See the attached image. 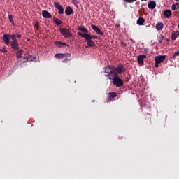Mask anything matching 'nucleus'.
<instances>
[{
  "label": "nucleus",
  "mask_w": 179,
  "mask_h": 179,
  "mask_svg": "<svg viewBox=\"0 0 179 179\" xmlns=\"http://www.w3.org/2000/svg\"><path fill=\"white\" fill-rule=\"evenodd\" d=\"M109 79H113V85L117 86V87H121V86L124 85V82L121 80V78L117 77V73H115L113 76L111 74L109 75Z\"/></svg>",
  "instance_id": "obj_2"
},
{
  "label": "nucleus",
  "mask_w": 179,
  "mask_h": 179,
  "mask_svg": "<svg viewBox=\"0 0 179 179\" xmlns=\"http://www.w3.org/2000/svg\"><path fill=\"white\" fill-rule=\"evenodd\" d=\"M23 54V50H20L17 52V58H22V55Z\"/></svg>",
  "instance_id": "obj_25"
},
{
  "label": "nucleus",
  "mask_w": 179,
  "mask_h": 179,
  "mask_svg": "<svg viewBox=\"0 0 179 179\" xmlns=\"http://www.w3.org/2000/svg\"><path fill=\"white\" fill-rule=\"evenodd\" d=\"M53 21H54V23H55V24H57V26H59L60 24H62V22L59 20V19L58 18H53Z\"/></svg>",
  "instance_id": "obj_22"
},
{
  "label": "nucleus",
  "mask_w": 179,
  "mask_h": 179,
  "mask_svg": "<svg viewBox=\"0 0 179 179\" xmlns=\"http://www.w3.org/2000/svg\"><path fill=\"white\" fill-rule=\"evenodd\" d=\"M156 29L157 30H162L164 27L163 24L161 22H159L156 24Z\"/></svg>",
  "instance_id": "obj_23"
},
{
  "label": "nucleus",
  "mask_w": 179,
  "mask_h": 179,
  "mask_svg": "<svg viewBox=\"0 0 179 179\" xmlns=\"http://www.w3.org/2000/svg\"><path fill=\"white\" fill-rule=\"evenodd\" d=\"M54 5L55 8L58 10V13L59 15H64V8H62V6L59 3L55 2Z\"/></svg>",
  "instance_id": "obj_6"
},
{
  "label": "nucleus",
  "mask_w": 179,
  "mask_h": 179,
  "mask_svg": "<svg viewBox=\"0 0 179 179\" xmlns=\"http://www.w3.org/2000/svg\"><path fill=\"white\" fill-rule=\"evenodd\" d=\"M35 29H36V30H39V25H38V22H36L34 24Z\"/></svg>",
  "instance_id": "obj_28"
},
{
  "label": "nucleus",
  "mask_w": 179,
  "mask_h": 179,
  "mask_svg": "<svg viewBox=\"0 0 179 179\" xmlns=\"http://www.w3.org/2000/svg\"><path fill=\"white\" fill-rule=\"evenodd\" d=\"M80 31L83 32V34H88L89 30H87L85 27H79L78 29Z\"/></svg>",
  "instance_id": "obj_14"
},
{
  "label": "nucleus",
  "mask_w": 179,
  "mask_h": 179,
  "mask_svg": "<svg viewBox=\"0 0 179 179\" xmlns=\"http://www.w3.org/2000/svg\"><path fill=\"white\" fill-rule=\"evenodd\" d=\"M8 19H9L10 23H12V24H13L15 23V21L13 20V15H9V16H8Z\"/></svg>",
  "instance_id": "obj_26"
},
{
  "label": "nucleus",
  "mask_w": 179,
  "mask_h": 179,
  "mask_svg": "<svg viewBox=\"0 0 179 179\" xmlns=\"http://www.w3.org/2000/svg\"><path fill=\"white\" fill-rule=\"evenodd\" d=\"M124 2H126V3H132L133 2H135V0H123Z\"/></svg>",
  "instance_id": "obj_27"
},
{
  "label": "nucleus",
  "mask_w": 179,
  "mask_h": 179,
  "mask_svg": "<svg viewBox=\"0 0 179 179\" xmlns=\"http://www.w3.org/2000/svg\"><path fill=\"white\" fill-rule=\"evenodd\" d=\"M60 33L64 37H71V36H72L69 30L65 28L60 29Z\"/></svg>",
  "instance_id": "obj_4"
},
{
  "label": "nucleus",
  "mask_w": 179,
  "mask_h": 179,
  "mask_svg": "<svg viewBox=\"0 0 179 179\" xmlns=\"http://www.w3.org/2000/svg\"><path fill=\"white\" fill-rule=\"evenodd\" d=\"M143 23H145V19H143V18H139L137 20V24H138L139 26H142V24H143Z\"/></svg>",
  "instance_id": "obj_24"
},
{
  "label": "nucleus",
  "mask_w": 179,
  "mask_h": 179,
  "mask_svg": "<svg viewBox=\"0 0 179 179\" xmlns=\"http://www.w3.org/2000/svg\"><path fill=\"white\" fill-rule=\"evenodd\" d=\"M42 15L45 19H50L51 17V14H50V13H48L47 10H43L42 12Z\"/></svg>",
  "instance_id": "obj_12"
},
{
  "label": "nucleus",
  "mask_w": 179,
  "mask_h": 179,
  "mask_svg": "<svg viewBox=\"0 0 179 179\" xmlns=\"http://www.w3.org/2000/svg\"><path fill=\"white\" fill-rule=\"evenodd\" d=\"M69 55H68V54H62V53H58V54H56V55H55V58H59V59H60V58H65V57H69Z\"/></svg>",
  "instance_id": "obj_15"
},
{
  "label": "nucleus",
  "mask_w": 179,
  "mask_h": 179,
  "mask_svg": "<svg viewBox=\"0 0 179 179\" xmlns=\"http://www.w3.org/2000/svg\"><path fill=\"white\" fill-rule=\"evenodd\" d=\"M11 38L13 41L11 42V47L13 48V50H18L19 49V45L17 43V41L16 40V35H11Z\"/></svg>",
  "instance_id": "obj_3"
},
{
  "label": "nucleus",
  "mask_w": 179,
  "mask_h": 179,
  "mask_svg": "<svg viewBox=\"0 0 179 179\" xmlns=\"http://www.w3.org/2000/svg\"><path fill=\"white\" fill-rule=\"evenodd\" d=\"M78 35L80 36V37H83V38H85L87 41V47H96V43H94V41L92 40V37L90 36V34H82V32H78Z\"/></svg>",
  "instance_id": "obj_1"
},
{
  "label": "nucleus",
  "mask_w": 179,
  "mask_h": 179,
  "mask_svg": "<svg viewBox=\"0 0 179 179\" xmlns=\"http://www.w3.org/2000/svg\"><path fill=\"white\" fill-rule=\"evenodd\" d=\"M113 71H115V72H117L118 73H122L124 71H125V68H124L122 65H120L115 69H113Z\"/></svg>",
  "instance_id": "obj_11"
},
{
  "label": "nucleus",
  "mask_w": 179,
  "mask_h": 179,
  "mask_svg": "<svg viewBox=\"0 0 179 179\" xmlns=\"http://www.w3.org/2000/svg\"><path fill=\"white\" fill-rule=\"evenodd\" d=\"M65 13L67 16H69L70 15H72V13H73V10L71 7H67L65 10Z\"/></svg>",
  "instance_id": "obj_13"
},
{
  "label": "nucleus",
  "mask_w": 179,
  "mask_h": 179,
  "mask_svg": "<svg viewBox=\"0 0 179 179\" xmlns=\"http://www.w3.org/2000/svg\"><path fill=\"white\" fill-rule=\"evenodd\" d=\"M141 1H148V0H141Z\"/></svg>",
  "instance_id": "obj_33"
},
{
  "label": "nucleus",
  "mask_w": 179,
  "mask_h": 179,
  "mask_svg": "<svg viewBox=\"0 0 179 179\" xmlns=\"http://www.w3.org/2000/svg\"><path fill=\"white\" fill-rule=\"evenodd\" d=\"M172 10H177L179 9V3H176L175 4H173L171 6Z\"/></svg>",
  "instance_id": "obj_21"
},
{
  "label": "nucleus",
  "mask_w": 179,
  "mask_h": 179,
  "mask_svg": "<svg viewBox=\"0 0 179 179\" xmlns=\"http://www.w3.org/2000/svg\"><path fill=\"white\" fill-rule=\"evenodd\" d=\"M179 36V31H173L171 35V40H176Z\"/></svg>",
  "instance_id": "obj_16"
},
{
  "label": "nucleus",
  "mask_w": 179,
  "mask_h": 179,
  "mask_svg": "<svg viewBox=\"0 0 179 179\" xmlns=\"http://www.w3.org/2000/svg\"><path fill=\"white\" fill-rule=\"evenodd\" d=\"M55 44L57 45V47L59 48L64 47V45H66V43L61 41H55Z\"/></svg>",
  "instance_id": "obj_19"
},
{
  "label": "nucleus",
  "mask_w": 179,
  "mask_h": 179,
  "mask_svg": "<svg viewBox=\"0 0 179 179\" xmlns=\"http://www.w3.org/2000/svg\"><path fill=\"white\" fill-rule=\"evenodd\" d=\"M105 72L106 73H109V76L111 75L112 76L114 75V69L111 68L110 66H107L105 68Z\"/></svg>",
  "instance_id": "obj_10"
},
{
  "label": "nucleus",
  "mask_w": 179,
  "mask_h": 179,
  "mask_svg": "<svg viewBox=\"0 0 179 179\" xmlns=\"http://www.w3.org/2000/svg\"><path fill=\"white\" fill-rule=\"evenodd\" d=\"M91 27L94 30V31H95V33H96V34H99V36H104V33H103V31H101L100 28L98 27L97 26L92 24Z\"/></svg>",
  "instance_id": "obj_5"
},
{
  "label": "nucleus",
  "mask_w": 179,
  "mask_h": 179,
  "mask_svg": "<svg viewBox=\"0 0 179 179\" xmlns=\"http://www.w3.org/2000/svg\"><path fill=\"white\" fill-rule=\"evenodd\" d=\"M175 1H179V0H175Z\"/></svg>",
  "instance_id": "obj_34"
},
{
  "label": "nucleus",
  "mask_w": 179,
  "mask_h": 179,
  "mask_svg": "<svg viewBox=\"0 0 179 179\" xmlns=\"http://www.w3.org/2000/svg\"><path fill=\"white\" fill-rule=\"evenodd\" d=\"M164 16H165L167 19H169V17H170V16H171V10H166L164 12Z\"/></svg>",
  "instance_id": "obj_17"
},
{
  "label": "nucleus",
  "mask_w": 179,
  "mask_h": 179,
  "mask_svg": "<svg viewBox=\"0 0 179 179\" xmlns=\"http://www.w3.org/2000/svg\"><path fill=\"white\" fill-rule=\"evenodd\" d=\"M166 59V55H159L155 57V62L157 64H162Z\"/></svg>",
  "instance_id": "obj_7"
},
{
  "label": "nucleus",
  "mask_w": 179,
  "mask_h": 179,
  "mask_svg": "<svg viewBox=\"0 0 179 179\" xmlns=\"http://www.w3.org/2000/svg\"><path fill=\"white\" fill-rule=\"evenodd\" d=\"M17 37L18 38H22V35L20 34H17Z\"/></svg>",
  "instance_id": "obj_32"
},
{
  "label": "nucleus",
  "mask_w": 179,
  "mask_h": 179,
  "mask_svg": "<svg viewBox=\"0 0 179 179\" xmlns=\"http://www.w3.org/2000/svg\"><path fill=\"white\" fill-rule=\"evenodd\" d=\"M149 9H155L156 8V3L155 1H150L148 3Z\"/></svg>",
  "instance_id": "obj_18"
},
{
  "label": "nucleus",
  "mask_w": 179,
  "mask_h": 179,
  "mask_svg": "<svg viewBox=\"0 0 179 179\" xmlns=\"http://www.w3.org/2000/svg\"><path fill=\"white\" fill-rule=\"evenodd\" d=\"M159 64L160 63H157L155 62V68H159Z\"/></svg>",
  "instance_id": "obj_31"
},
{
  "label": "nucleus",
  "mask_w": 179,
  "mask_h": 179,
  "mask_svg": "<svg viewBox=\"0 0 179 179\" xmlns=\"http://www.w3.org/2000/svg\"><path fill=\"white\" fill-rule=\"evenodd\" d=\"M0 51L3 53L8 52V50L5 48L0 49Z\"/></svg>",
  "instance_id": "obj_29"
},
{
  "label": "nucleus",
  "mask_w": 179,
  "mask_h": 179,
  "mask_svg": "<svg viewBox=\"0 0 179 179\" xmlns=\"http://www.w3.org/2000/svg\"><path fill=\"white\" fill-rule=\"evenodd\" d=\"M145 58H146V56L145 55H140L139 56H138L137 61L140 66H142L143 65V59H145Z\"/></svg>",
  "instance_id": "obj_8"
},
{
  "label": "nucleus",
  "mask_w": 179,
  "mask_h": 179,
  "mask_svg": "<svg viewBox=\"0 0 179 179\" xmlns=\"http://www.w3.org/2000/svg\"><path fill=\"white\" fill-rule=\"evenodd\" d=\"M90 37H91V39L92 38H94V39L99 38V36H94V35H90Z\"/></svg>",
  "instance_id": "obj_30"
},
{
  "label": "nucleus",
  "mask_w": 179,
  "mask_h": 179,
  "mask_svg": "<svg viewBox=\"0 0 179 179\" xmlns=\"http://www.w3.org/2000/svg\"><path fill=\"white\" fill-rule=\"evenodd\" d=\"M114 97H117V93H115V92L109 93L110 101H111V100H113V99H114Z\"/></svg>",
  "instance_id": "obj_20"
},
{
  "label": "nucleus",
  "mask_w": 179,
  "mask_h": 179,
  "mask_svg": "<svg viewBox=\"0 0 179 179\" xmlns=\"http://www.w3.org/2000/svg\"><path fill=\"white\" fill-rule=\"evenodd\" d=\"M9 38H12V35L4 34L3 36V40L6 45H9Z\"/></svg>",
  "instance_id": "obj_9"
}]
</instances>
